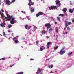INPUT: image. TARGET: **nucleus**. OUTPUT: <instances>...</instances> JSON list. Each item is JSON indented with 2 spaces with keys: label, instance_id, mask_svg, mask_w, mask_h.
<instances>
[{
  "label": "nucleus",
  "instance_id": "obj_1",
  "mask_svg": "<svg viewBox=\"0 0 74 74\" xmlns=\"http://www.w3.org/2000/svg\"><path fill=\"white\" fill-rule=\"evenodd\" d=\"M0 14L1 16L3 18V20H5V19H8L9 21H11V18H12V16L13 18L14 17V16L13 15L11 16L10 17V15H8L7 13L6 14V15L7 17H8V18H7V17H5V16H4V14H3V13H1V11H0Z\"/></svg>",
  "mask_w": 74,
  "mask_h": 74
},
{
  "label": "nucleus",
  "instance_id": "obj_2",
  "mask_svg": "<svg viewBox=\"0 0 74 74\" xmlns=\"http://www.w3.org/2000/svg\"><path fill=\"white\" fill-rule=\"evenodd\" d=\"M12 20L10 21V23L11 24H14L15 23V22H14V21H15L16 22H17L16 20H15V18H14V17H13L12 16L11 19Z\"/></svg>",
  "mask_w": 74,
  "mask_h": 74
},
{
  "label": "nucleus",
  "instance_id": "obj_3",
  "mask_svg": "<svg viewBox=\"0 0 74 74\" xmlns=\"http://www.w3.org/2000/svg\"><path fill=\"white\" fill-rule=\"evenodd\" d=\"M68 25H71V22H68V21L67 20L65 21V27H67V26H68Z\"/></svg>",
  "mask_w": 74,
  "mask_h": 74
},
{
  "label": "nucleus",
  "instance_id": "obj_4",
  "mask_svg": "<svg viewBox=\"0 0 74 74\" xmlns=\"http://www.w3.org/2000/svg\"><path fill=\"white\" fill-rule=\"evenodd\" d=\"M51 25L49 23H48L45 24V27H46L47 29H48V28H51Z\"/></svg>",
  "mask_w": 74,
  "mask_h": 74
},
{
  "label": "nucleus",
  "instance_id": "obj_5",
  "mask_svg": "<svg viewBox=\"0 0 74 74\" xmlns=\"http://www.w3.org/2000/svg\"><path fill=\"white\" fill-rule=\"evenodd\" d=\"M58 7V6H51V7H49V10H53V9H54V10H55V8H57Z\"/></svg>",
  "mask_w": 74,
  "mask_h": 74
},
{
  "label": "nucleus",
  "instance_id": "obj_6",
  "mask_svg": "<svg viewBox=\"0 0 74 74\" xmlns=\"http://www.w3.org/2000/svg\"><path fill=\"white\" fill-rule=\"evenodd\" d=\"M29 3H28V5L29 6V7H31V5H34V2H32V0H29ZM31 3V4H30Z\"/></svg>",
  "mask_w": 74,
  "mask_h": 74
},
{
  "label": "nucleus",
  "instance_id": "obj_7",
  "mask_svg": "<svg viewBox=\"0 0 74 74\" xmlns=\"http://www.w3.org/2000/svg\"><path fill=\"white\" fill-rule=\"evenodd\" d=\"M51 44H52V42H47V48H49V46H50V45H51Z\"/></svg>",
  "mask_w": 74,
  "mask_h": 74
},
{
  "label": "nucleus",
  "instance_id": "obj_8",
  "mask_svg": "<svg viewBox=\"0 0 74 74\" xmlns=\"http://www.w3.org/2000/svg\"><path fill=\"white\" fill-rule=\"evenodd\" d=\"M65 52H66V51L64 50L63 51V50H61V51H60L59 53L60 55H63Z\"/></svg>",
  "mask_w": 74,
  "mask_h": 74
},
{
  "label": "nucleus",
  "instance_id": "obj_9",
  "mask_svg": "<svg viewBox=\"0 0 74 74\" xmlns=\"http://www.w3.org/2000/svg\"><path fill=\"white\" fill-rule=\"evenodd\" d=\"M25 27L26 29H30L31 26H29L27 25H25Z\"/></svg>",
  "mask_w": 74,
  "mask_h": 74
},
{
  "label": "nucleus",
  "instance_id": "obj_10",
  "mask_svg": "<svg viewBox=\"0 0 74 74\" xmlns=\"http://www.w3.org/2000/svg\"><path fill=\"white\" fill-rule=\"evenodd\" d=\"M74 11V8L69 9V12H70V13H72L73 12V11Z\"/></svg>",
  "mask_w": 74,
  "mask_h": 74
},
{
  "label": "nucleus",
  "instance_id": "obj_11",
  "mask_svg": "<svg viewBox=\"0 0 74 74\" xmlns=\"http://www.w3.org/2000/svg\"><path fill=\"white\" fill-rule=\"evenodd\" d=\"M4 1L5 2H6V4L8 5V4L10 3L9 0H4Z\"/></svg>",
  "mask_w": 74,
  "mask_h": 74
},
{
  "label": "nucleus",
  "instance_id": "obj_12",
  "mask_svg": "<svg viewBox=\"0 0 74 74\" xmlns=\"http://www.w3.org/2000/svg\"><path fill=\"white\" fill-rule=\"evenodd\" d=\"M42 71V69L39 68L38 69V71L37 72H36V73H38V72H41V71Z\"/></svg>",
  "mask_w": 74,
  "mask_h": 74
},
{
  "label": "nucleus",
  "instance_id": "obj_13",
  "mask_svg": "<svg viewBox=\"0 0 74 74\" xmlns=\"http://www.w3.org/2000/svg\"><path fill=\"white\" fill-rule=\"evenodd\" d=\"M38 13H39V15H44V13L41 12H39Z\"/></svg>",
  "mask_w": 74,
  "mask_h": 74
},
{
  "label": "nucleus",
  "instance_id": "obj_14",
  "mask_svg": "<svg viewBox=\"0 0 74 74\" xmlns=\"http://www.w3.org/2000/svg\"><path fill=\"white\" fill-rule=\"evenodd\" d=\"M31 11L32 12H33L34 11V8H31Z\"/></svg>",
  "mask_w": 74,
  "mask_h": 74
},
{
  "label": "nucleus",
  "instance_id": "obj_15",
  "mask_svg": "<svg viewBox=\"0 0 74 74\" xmlns=\"http://www.w3.org/2000/svg\"><path fill=\"white\" fill-rule=\"evenodd\" d=\"M62 11H64L63 12H64V13L66 12L67 11V8H64V9H63Z\"/></svg>",
  "mask_w": 74,
  "mask_h": 74
},
{
  "label": "nucleus",
  "instance_id": "obj_16",
  "mask_svg": "<svg viewBox=\"0 0 74 74\" xmlns=\"http://www.w3.org/2000/svg\"><path fill=\"white\" fill-rule=\"evenodd\" d=\"M48 67L49 69H52V68L53 67V65H49Z\"/></svg>",
  "mask_w": 74,
  "mask_h": 74
},
{
  "label": "nucleus",
  "instance_id": "obj_17",
  "mask_svg": "<svg viewBox=\"0 0 74 74\" xmlns=\"http://www.w3.org/2000/svg\"><path fill=\"white\" fill-rule=\"evenodd\" d=\"M60 3V1L58 0H57V1L56 2V5L59 4Z\"/></svg>",
  "mask_w": 74,
  "mask_h": 74
},
{
  "label": "nucleus",
  "instance_id": "obj_18",
  "mask_svg": "<svg viewBox=\"0 0 74 74\" xmlns=\"http://www.w3.org/2000/svg\"><path fill=\"white\" fill-rule=\"evenodd\" d=\"M46 33V31H45L44 30L42 31V34H45Z\"/></svg>",
  "mask_w": 74,
  "mask_h": 74
},
{
  "label": "nucleus",
  "instance_id": "obj_19",
  "mask_svg": "<svg viewBox=\"0 0 74 74\" xmlns=\"http://www.w3.org/2000/svg\"><path fill=\"white\" fill-rule=\"evenodd\" d=\"M73 54V52H69V53H68V55L69 56L70 55H72Z\"/></svg>",
  "mask_w": 74,
  "mask_h": 74
},
{
  "label": "nucleus",
  "instance_id": "obj_20",
  "mask_svg": "<svg viewBox=\"0 0 74 74\" xmlns=\"http://www.w3.org/2000/svg\"><path fill=\"white\" fill-rule=\"evenodd\" d=\"M17 74H23V72H20L17 73Z\"/></svg>",
  "mask_w": 74,
  "mask_h": 74
},
{
  "label": "nucleus",
  "instance_id": "obj_21",
  "mask_svg": "<svg viewBox=\"0 0 74 74\" xmlns=\"http://www.w3.org/2000/svg\"><path fill=\"white\" fill-rule=\"evenodd\" d=\"M57 19L58 21H59L60 22V17H57Z\"/></svg>",
  "mask_w": 74,
  "mask_h": 74
},
{
  "label": "nucleus",
  "instance_id": "obj_22",
  "mask_svg": "<svg viewBox=\"0 0 74 74\" xmlns=\"http://www.w3.org/2000/svg\"><path fill=\"white\" fill-rule=\"evenodd\" d=\"M50 29L49 30V32H52V30H53V29L50 28Z\"/></svg>",
  "mask_w": 74,
  "mask_h": 74
},
{
  "label": "nucleus",
  "instance_id": "obj_23",
  "mask_svg": "<svg viewBox=\"0 0 74 74\" xmlns=\"http://www.w3.org/2000/svg\"><path fill=\"white\" fill-rule=\"evenodd\" d=\"M15 43H16V44H17V43H19V41H18V40H16L15 41Z\"/></svg>",
  "mask_w": 74,
  "mask_h": 74
},
{
  "label": "nucleus",
  "instance_id": "obj_24",
  "mask_svg": "<svg viewBox=\"0 0 74 74\" xmlns=\"http://www.w3.org/2000/svg\"><path fill=\"white\" fill-rule=\"evenodd\" d=\"M40 16V14H39V13H38V14H37L36 15V17H38V16Z\"/></svg>",
  "mask_w": 74,
  "mask_h": 74
},
{
  "label": "nucleus",
  "instance_id": "obj_25",
  "mask_svg": "<svg viewBox=\"0 0 74 74\" xmlns=\"http://www.w3.org/2000/svg\"><path fill=\"white\" fill-rule=\"evenodd\" d=\"M58 48V46H57L56 47H54V50H56Z\"/></svg>",
  "mask_w": 74,
  "mask_h": 74
},
{
  "label": "nucleus",
  "instance_id": "obj_26",
  "mask_svg": "<svg viewBox=\"0 0 74 74\" xmlns=\"http://www.w3.org/2000/svg\"><path fill=\"white\" fill-rule=\"evenodd\" d=\"M59 16H61L62 17H63V14H60L59 15Z\"/></svg>",
  "mask_w": 74,
  "mask_h": 74
},
{
  "label": "nucleus",
  "instance_id": "obj_27",
  "mask_svg": "<svg viewBox=\"0 0 74 74\" xmlns=\"http://www.w3.org/2000/svg\"><path fill=\"white\" fill-rule=\"evenodd\" d=\"M8 27L9 28H11V27H12V25H11V24L9 25H8Z\"/></svg>",
  "mask_w": 74,
  "mask_h": 74
},
{
  "label": "nucleus",
  "instance_id": "obj_28",
  "mask_svg": "<svg viewBox=\"0 0 74 74\" xmlns=\"http://www.w3.org/2000/svg\"><path fill=\"white\" fill-rule=\"evenodd\" d=\"M0 26L1 27H4V24L1 23L0 24Z\"/></svg>",
  "mask_w": 74,
  "mask_h": 74
},
{
  "label": "nucleus",
  "instance_id": "obj_29",
  "mask_svg": "<svg viewBox=\"0 0 74 74\" xmlns=\"http://www.w3.org/2000/svg\"><path fill=\"white\" fill-rule=\"evenodd\" d=\"M55 30H56L57 33H58V28H56Z\"/></svg>",
  "mask_w": 74,
  "mask_h": 74
},
{
  "label": "nucleus",
  "instance_id": "obj_30",
  "mask_svg": "<svg viewBox=\"0 0 74 74\" xmlns=\"http://www.w3.org/2000/svg\"><path fill=\"white\" fill-rule=\"evenodd\" d=\"M40 49L41 51H42L43 50V48H42V47H40Z\"/></svg>",
  "mask_w": 74,
  "mask_h": 74
},
{
  "label": "nucleus",
  "instance_id": "obj_31",
  "mask_svg": "<svg viewBox=\"0 0 74 74\" xmlns=\"http://www.w3.org/2000/svg\"><path fill=\"white\" fill-rule=\"evenodd\" d=\"M16 39H17L16 38H13V41H15V40H16Z\"/></svg>",
  "mask_w": 74,
  "mask_h": 74
},
{
  "label": "nucleus",
  "instance_id": "obj_32",
  "mask_svg": "<svg viewBox=\"0 0 74 74\" xmlns=\"http://www.w3.org/2000/svg\"><path fill=\"white\" fill-rule=\"evenodd\" d=\"M67 30H70L71 29H70V27H68V28H67Z\"/></svg>",
  "mask_w": 74,
  "mask_h": 74
},
{
  "label": "nucleus",
  "instance_id": "obj_33",
  "mask_svg": "<svg viewBox=\"0 0 74 74\" xmlns=\"http://www.w3.org/2000/svg\"><path fill=\"white\" fill-rule=\"evenodd\" d=\"M3 33H4L3 34L4 36H5V35H6V34H5V32H4V31H3Z\"/></svg>",
  "mask_w": 74,
  "mask_h": 74
},
{
  "label": "nucleus",
  "instance_id": "obj_34",
  "mask_svg": "<svg viewBox=\"0 0 74 74\" xmlns=\"http://www.w3.org/2000/svg\"><path fill=\"white\" fill-rule=\"evenodd\" d=\"M39 43V41H37L36 42V44H38V43Z\"/></svg>",
  "mask_w": 74,
  "mask_h": 74
},
{
  "label": "nucleus",
  "instance_id": "obj_35",
  "mask_svg": "<svg viewBox=\"0 0 74 74\" xmlns=\"http://www.w3.org/2000/svg\"><path fill=\"white\" fill-rule=\"evenodd\" d=\"M65 49V48L64 47L61 50L62 51H63L64 49Z\"/></svg>",
  "mask_w": 74,
  "mask_h": 74
},
{
  "label": "nucleus",
  "instance_id": "obj_36",
  "mask_svg": "<svg viewBox=\"0 0 74 74\" xmlns=\"http://www.w3.org/2000/svg\"><path fill=\"white\" fill-rule=\"evenodd\" d=\"M12 2H10V3H9L8 4V5H10V4H12Z\"/></svg>",
  "mask_w": 74,
  "mask_h": 74
},
{
  "label": "nucleus",
  "instance_id": "obj_37",
  "mask_svg": "<svg viewBox=\"0 0 74 74\" xmlns=\"http://www.w3.org/2000/svg\"><path fill=\"white\" fill-rule=\"evenodd\" d=\"M15 0H13L12 1V2L14 3V2H15Z\"/></svg>",
  "mask_w": 74,
  "mask_h": 74
},
{
  "label": "nucleus",
  "instance_id": "obj_38",
  "mask_svg": "<svg viewBox=\"0 0 74 74\" xmlns=\"http://www.w3.org/2000/svg\"><path fill=\"white\" fill-rule=\"evenodd\" d=\"M49 36H46V38H49Z\"/></svg>",
  "mask_w": 74,
  "mask_h": 74
},
{
  "label": "nucleus",
  "instance_id": "obj_39",
  "mask_svg": "<svg viewBox=\"0 0 74 74\" xmlns=\"http://www.w3.org/2000/svg\"><path fill=\"white\" fill-rule=\"evenodd\" d=\"M30 60L31 61V60H34V59H33V58H31L30 59Z\"/></svg>",
  "mask_w": 74,
  "mask_h": 74
},
{
  "label": "nucleus",
  "instance_id": "obj_40",
  "mask_svg": "<svg viewBox=\"0 0 74 74\" xmlns=\"http://www.w3.org/2000/svg\"><path fill=\"white\" fill-rule=\"evenodd\" d=\"M72 22H74V18H73L72 19Z\"/></svg>",
  "mask_w": 74,
  "mask_h": 74
},
{
  "label": "nucleus",
  "instance_id": "obj_41",
  "mask_svg": "<svg viewBox=\"0 0 74 74\" xmlns=\"http://www.w3.org/2000/svg\"><path fill=\"white\" fill-rule=\"evenodd\" d=\"M4 59H5V58H2V60H4Z\"/></svg>",
  "mask_w": 74,
  "mask_h": 74
},
{
  "label": "nucleus",
  "instance_id": "obj_42",
  "mask_svg": "<svg viewBox=\"0 0 74 74\" xmlns=\"http://www.w3.org/2000/svg\"><path fill=\"white\" fill-rule=\"evenodd\" d=\"M55 24H57L58 23L56 21H55Z\"/></svg>",
  "mask_w": 74,
  "mask_h": 74
},
{
  "label": "nucleus",
  "instance_id": "obj_43",
  "mask_svg": "<svg viewBox=\"0 0 74 74\" xmlns=\"http://www.w3.org/2000/svg\"><path fill=\"white\" fill-rule=\"evenodd\" d=\"M8 31V32L9 33H10V32H11V30H9Z\"/></svg>",
  "mask_w": 74,
  "mask_h": 74
},
{
  "label": "nucleus",
  "instance_id": "obj_44",
  "mask_svg": "<svg viewBox=\"0 0 74 74\" xmlns=\"http://www.w3.org/2000/svg\"><path fill=\"white\" fill-rule=\"evenodd\" d=\"M51 18L52 19H53V17H51Z\"/></svg>",
  "mask_w": 74,
  "mask_h": 74
},
{
  "label": "nucleus",
  "instance_id": "obj_45",
  "mask_svg": "<svg viewBox=\"0 0 74 74\" xmlns=\"http://www.w3.org/2000/svg\"><path fill=\"white\" fill-rule=\"evenodd\" d=\"M14 64H13L12 66L10 65L11 67H12L14 66Z\"/></svg>",
  "mask_w": 74,
  "mask_h": 74
},
{
  "label": "nucleus",
  "instance_id": "obj_46",
  "mask_svg": "<svg viewBox=\"0 0 74 74\" xmlns=\"http://www.w3.org/2000/svg\"><path fill=\"white\" fill-rule=\"evenodd\" d=\"M16 37L17 38H18V37H19V36H16Z\"/></svg>",
  "mask_w": 74,
  "mask_h": 74
},
{
  "label": "nucleus",
  "instance_id": "obj_47",
  "mask_svg": "<svg viewBox=\"0 0 74 74\" xmlns=\"http://www.w3.org/2000/svg\"><path fill=\"white\" fill-rule=\"evenodd\" d=\"M53 73V72L52 71L50 72V73Z\"/></svg>",
  "mask_w": 74,
  "mask_h": 74
},
{
  "label": "nucleus",
  "instance_id": "obj_48",
  "mask_svg": "<svg viewBox=\"0 0 74 74\" xmlns=\"http://www.w3.org/2000/svg\"><path fill=\"white\" fill-rule=\"evenodd\" d=\"M2 11L3 12H4V10H2Z\"/></svg>",
  "mask_w": 74,
  "mask_h": 74
},
{
  "label": "nucleus",
  "instance_id": "obj_49",
  "mask_svg": "<svg viewBox=\"0 0 74 74\" xmlns=\"http://www.w3.org/2000/svg\"><path fill=\"white\" fill-rule=\"evenodd\" d=\"M68 33L67 32H66L65 33V34H67Z\"/></svg>",
  "mask_w": 74,
  "mask_h": 74
},
{
  "label": "nucleus",
  "instance_id": "obj_50",
  "mask_svg": "<svg viewBox=\"0 0 74 74\" xmlns=\"http://www.w3.org/2000/svg\"><path fill=\"white\" fill-rule=\"evenodd\" d=\"M23 13H24V14H25L26 13L25 12H23Z\"/></svg>",
  "mask_w": 74,
  "mask_h": 74
},
{
  "label": "nucleus",
  "instance_id": "obj_51",
  "mask_svg": "<svg viewBox=\"0 0 74 74\" xmlns=\"http://www.w3.org/2000/svg\"><path fill=\"white\" fill-rule=\"evenodd\" d=\"M1 2V1L0 0V5H1V3H0Z\"/></svg>",
  "mask_w": 74,
  "mask_h": 74
},
{
  "label": "nucleus",
  "instance_id": "obj_52",
  "mask_svg": "<svg viewBox=\"0 0 74 74\" xmlns=\"http://www.w3.org/2000/svg\"><path fill=\"white\" fill-rule=\"evenodd\" d=\"M65 15H67V13H66L65 14Z\"/></svg>",
  "mask_w": 74,
  "mask_h": 74
},
{
  "label": "nucleus",
  "instance_id": "obj_53",
  "mask_svg": "<svg viewBox=\"0 0 74 74\" xmlns=\"http://www.w3.org/2000/svg\"><path fill=\"white\" fill-rule=\"evenodd\" d=\"M28 20H30V18H28Z\"/></svg>",
  "mask_w": 74,
  "mask_h": 74
},
{
  "label": "nucleus",
  "instance_id": "obj_54",
  "mask_svg": "<svg viewBox=\"0 0 74 74\" xmlns=\"http://www.w3.org/2000/svg\"><path fill=\"white\" fill-rule=\"evenodd\" d=\"M21 12H22V13H23V11H22Z\"/></svg>",
  "mask_w": 74,
  "mask_h": 74
},
{
  "label": "nucleus",
  "instance_id": "obj_55",
  "mask_svg": "<svg viewBox=\"0 0 74 74\" xmlns=\"http://www.w3.org/2000/svg\"><path fill=\"white\" fill-rule=\"evenodd\" d=\"M36 74H39V72L38 73H36Z\"/></svg>",
  "mask_w": 74,
  "mask_h": 74
},
{
  "label": "nucleus",
  "instance_id": "obj_56",
  "mask_svg": "<svg viewBox=\"0 0 74 74\" xmlns=\"http://www.w3.org/2000/svg\"><path fill=\"white\" fill-rule=\"evenodd\" d=\"M66 28H65L64 29V30H65V29H66Z\"/></svg>",
  "mask_w": 74,
  "mask_h": 74
},
{
  "label": "nucleus",
  "instance_id": "obj_57",
  "mask_svg": "<svg viewBox=\"0 0 74 74\" xmlns=\"http://www.w3.org/2000/svg\"><path fill=\"white\" fill-rule=\"evenodd\" d=\"M1 36H3V35H2L1 34Z\"/></svg>",
  "mask_w": 74,
  "mask_h": 74
},
{
  "label": "nucleus",
  "instance_id": "obj_58",
  "mask_svg": "<svg viewBox=\"0 0 74 74\" xmlns=\"http://www.w3.org/2000/svg\"><path fill=\"white\" fill-rule=\"evenodd\" d=\"M5 25V23L3 24V25Z\"/></svg>",
  "mask_w": 74,
  "mask_h": 74
},
{
  "label": "nucleus",
  "instance_id": "obj_59",
  "mask_svg": "<svg viewBox=\"0 0 74 74\" xmlns=\"http://www.w3.org/2000/svg\"><path fill=\"white\" fill-rule=\"evenodd\" d=\"M0 60H1V59L0 58Z\"/></svg>",
  "mask_w": 74,
  "mask_h": 74
},
{
  "label": "nucleus",
  "instance_id": "obj_60",
  "mask_svg": "<svg viewBox=\"0 0 74 74\" xmlns=\"http://www.w3.org/2000/svg\"><path fill=\"white\" fill-rule=\"evenodd\" d=\"M64 34H65V33H64Z\"/></svg>",
  "mask_w": 74,
  "mask_h": 74
},
{
  "label": "nucleus",
  "instance_id": "obj_61",
  "mask_svg": "<svg viewBox=\"0 0 74 74\" xmlns=\"http://www.w3.org/2000/svg\"><path fill=\"white\" fill-rule=\"evenodd\" d=\"M40 74H43L42 73H41Z\"/></svg>",
  "mask_w": 74,
  "mask_h": 74
},
{
  "label": "nucleus",
  "instance_id": "obj_62",
  "mask_svg": "<svg viewBox=\"0 0 74 74\" xmlns=\"http://www.w3.org/2000/svg\"><path fill=\"white\" fill-rule=\"evenodd\" d=\"M30 34H31V33H30Z\"/></svg>",
  "mask_w": 74,
  "mask_h": 74
},
{
  "label": "nucleus",
  "instance_id": "obj_63",
  "mask_svg": "<svg viewBox=\"0 0 74 74\" xmlns=\"http://www.w3.org/2000/svg\"><path fill=\"white\" fill-rule=\"evenodd\" d=\"M56 72H57V71H56Z\"/></svg>",
  "mask_w": 74,
  "mask_h": 74
}]
</instances>
